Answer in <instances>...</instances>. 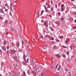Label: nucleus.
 Returning a JSON list of instances; mask_svg holds the SVG:
<instances>
[{
  "mask_svg": "<svg viewBox=\"0 0 76 76\" xmlns=\"http://www.w3.org/2000/svg\"><path fill=\"white\" fill-rule=\"evenodd\" d=\"M31 49H32L31 48H30L29 47V51H31Z\"/></svg>",
  "mask_w": 76,
  "mask_h": 76,
  "instance_id": "c9c22d12",
  "label": "nucleus"
},
{
  "mask_svg": "<svg viewBox=\"0 0 76 76\" xmlns=\"http://www.w3.org/2000/svg\"><path fill=\"white\" fill-rule=\"evenodd\" d=\"M4 45H6V42L5 41L4 42Z\"/></svg>",
  "mask_w": 76,
  "mask_h": 76,
  "instance_id": "cd10ccee",
  "label": "nucleus"
},
{
  "mask_svg": "<svg viewBox=\"0 0 76 76\" xmlns=\"http://www.w3.org/2000/svg\"><path fill=\"white\" fill-rule=\"evenodd\" d=\"M72 0V1H74V0Z\"/></svg>",
  "mask_w": 76,
  "mask_h": 76,
  "instance_id": "774afa93",
  "label": "nucleus"
},
{
  "mask_svg": "<svg viewBox=\"0 0 76 76\" xmlns=\"http://www.w3.org/2000/svg\"><path fill=\"white\" fill-rule=\"evenodd\" d=\"M15 3H18V1H15Z\"/></svg>",
  "mask_w": 76,
  "mask_h": 76,
  "instance_id": "864d4df0",
  "label": "nucleus"
},
{
  "mask_svg": "<svg viewBox=\"0 0 76 76\" xmlns=\"http://www.w3.org/2000/svg\"><path fill=\"white\" fill-rule=\"evenodd\" d=\"M51 12H53V8H51Z\"/></svg>",
  "mask_w": 76,
  "mask_h": 76,
  "instance_id": "ea45409f",
  "label": "nucleus"
},
{
  "mask_svg": "<svg viewBox=\"0 0 76 76\" xmlns=\"http://www.w3.org/2000/svg\"><path fill=\"white\" fill-rule=\"evenodd\" d=\"M63 47H64V48H66V47L65 46H63Z\"/></svg>",
  "mask_w": 76,
  "mask_h": 76,
  "instance_id": "4d7b16f0",
  "label": "nucleus"
},
{
  "mask_svg": "<svg viewBox=\"0 0 76 76\" xmlns=\"http://www.w3.org/2000/svg\"><path fill=\"white\" fill-rule=\"evenodd\" d=\"M59 38V39H63V36H60Z\"/></svg>",
  "mask_w": 76,
  "mask_h": 76,
  "instance_id": "f8f14e48",
  "label": "nucleus"
},
{
  "mask_svg": "<svg viewBox=\"0 0 76 76\" xmlns=\"http://www.w3.org/2000/svg\"><path fill=\"white\" fill-rule=\"evenodd\" d=\"M51 30L52 31H54V29H53V28H50Z\"/></svg>",
  "mask_w": 76,
  "mask_h": 76,
  "instance_id": "c85d7f7f",
  "label": "nucleus"
},
{
  "mask_svg": "<svg viewBox=\"0 0 76 76\" xmlns=\"http://www.w3.org/2000/svg\"><path fill=\"white\" fill-rule=\"evenodd\" d=\"M7 48L8 50V49H9V47H7Z\"/></svg>",
  "mask_w": 76,
  "mask_h": 76,
  "instance_id": "49530a36",
  "label": "nucleus"
},
{
  "mask_svg": "<svg viewBox=\"0 0 76 76\" xmlns=\"http://www.w3.org/2000/svg\"><path fill=\"white\" fill-rule=\"evenodd\" d=\"M44 24L46 26H48V25L47 24V23L45 22H44Z\"/></svg>",
  "mask_w": 76,
  "mask_h": 76,
  "instance_id": "9d476101",
  "label": "nucleus"
},
{
  "mask_svg": "<svg viewBox=\"0 0 76 76\" xmlns=\"http://www.w3.org/2000/svg\"><path fill=\"white\" fill-rule=\"evenodd\" d=\"M65 71L68 72H69V70H68V69H65Z\"/></svg>",
  "mask_w": 76,
  "mask_h": 76,
  "instance_id": "5701e85b",
  "label": "nucleus"
},
{
  "mask_svg": "<svg viewBox=\"0 0 76 76\" xmlns=\"http://www.w3.org/2000/svg\"><path fill=\"white\" fill-rule=\"evenodd\" d=\"M16 45L17 47H19V43L17 42L16 44Z\"/></svg>",
  "mask_w": 76,
  "mask_h": 76,
  "instance_id": "0eeeda50",
  "label": "nucleus"
},
{
  "mask_svg": "<svg viewBox=\"0 0 76 76\" xmlns=\"http://www.w3.org/2000/svg\"><path fill=\"white\" fill-rule=\"evenodd\" d=\"M68 73L69 75H71V73H70V72H68Z\"/></svg>",
  "mask_w": 76,
  "mask_h": 76,
  "instance_id": "58836bf2",
  "label": "nucleus"
},
{
  "mask_svg": "<svg viewBox=\"0 0 76 76\" xmlns=\"http://www.w3.org/2000/svg\"><path fill=\"white\" fill-rule=\"evenodd\" d=\"M61 11H64V8L61 7Z\"/></svg>",
  "mask_w": 76,
  "mask_h": 76,
  "instance_id": "412c9836",
  "label": "nucleus"
},
{
  "mask_svg": "<svg viewBox=\"0 0 76 76\" xmlns=\"http://www.w3.org/2000/svg\"><path fill=\"white\" fill-rule=\"evenodd\" d=\"M56 74H59V72H56Z\"/></svg>",
  "mask_w": 76,
  "mask_h": 76,
  "instance_id": "5fc2aeb1",
  "label": "nucleus"
},
{
  "mask_svg": "<svg viewBox=\"0 0 76 76\" xmlns=\"http://www.w3.org/2000/svg\"><path fill=\"white\" fill-rule=\"evenodd\" d=\"M31 62H29L28 63V66H29L31 65Z\"/></svg>",
  "mask_w": 76,
  "mask_h": 76,
  "instance_id": "a878e982",
  "label": "nucleus"
},
{
  "mask_svg": "<svg viewBox=\"0 0 76 76\" xmlns=\"http://www.w3.org/2000/svg\"><path fill=\"white\" fill-rule=\"evenodd\" d=\"M45 11L46 12V13L48 12V9H47V7H45Z\"/></svg>",
  "mask_w": 76,
  "mask_h": 76,
  "instance_id": "39448f33",
  "label": "nucleus"
},
{
  "mask_svg": "<svg viewBox=\"0 0 76 76\" xmlns=\"http://www.w3.org/2000/svg\"><path fill=\"white\" fill-rule=\"evenodd\" d=\"M27 72L28 75H29V74H30V72H29V70H28Z\"/></svg>",
  "mask_w": 76,
  "mask_h": 76,
  "instance_id": "b1692460",
  "label": "nucleus"
},
{
  "mask_svg": "<svg viewBox=\"0 0 76 76\" xmlns=\"http://www.w3.org/2000/svg\"><path fill=\"white\" fill-rule=\"evenodd\" d=\"M50 15V17H52V16L51 15Z\"/></svg>",
  "mask_w": 76,
  "mask_h": 76,
  "instance_id": "6e6d98bb",
  "label": "nucleus"
},
{
  "mask_svg": "<svg viewBox=\"0 0 76 76\" xmlns=\"http://www.w3.org/2000/svg\"><path fill=\"white\" fill-rule=\"evenodd\" d=\"M43 12L44 11L43 10H42L41 12V15H42V14L43 13Z\"/></svg>",
  "mask_w": 76,
  "mask_h": 76,
  "instance_id": "a211bd4d",
  "label": "nucleus"
},
{
  "mask_svg": "<svg viewBox=\"0 0 76 76\" xmlns=\"http://www.w3.org/2000/svg\"><path fill=\"white\" fill-rule=\"evenodd\" d=\"M13 57L14 60H15V61H17V60H18V58L17 57V56H13Z\"/></svg>",
  "mask_w": 76,
  "mask_h": 76,
  "instance_id": "f257e3e1",
  "label": "nucleus"
},
{
  "mask_svg": "<svg viewBox=\"0 0 76 76\" xmlns=\"http://www.w3.org/2000/svg\"><path fill=\"white\" fill-rule=\"evenodd\" d=\"M10 15L11 16H12V14H11V12H10Z\"/></svg>",
  "mask_w": 76,
  "mask_h": 76,
  "instance_id": "3c124183",
  "label": "nucleus"
},
{
  "mask_svg": "<svg viewBox=\"0 0 76 76\" xmlns=\"http://www.w3.org/2000/svg\"><path fill=\"white\" fill-rule=\"evenodd\" d=\"M47 48L46 47H45V48H43V50L44 51H45L46 50Z\"/></svg>",
  "mask_w": 76,
  "mask_h": 76,
  "instance_id": "aec40b11",
  "label": "nucleus"
},
{
  "mask_svg": "<svg viewBox=\"0 0 76 76\" xmlns=\"http://www.w3.org/2000/svg\"><path fill=\"white\" fill-rule=\"evenodd\" d=\"M46 6H47L48 5V4L47 3H46Z\"/></svg>",
  "mask_w": 76,
  "mask_h": 76,
  "instance_id": "13d9d810",
  "label": "nucleus"
},
{
  "mask_svg": "<svg viewBox=\"0 0 76 76\" xmlns=\"http://www.w3.org/2000/svg\"><path fill=\"white\" fill-rule=\"evenodd\" d=\"M9 52L8 51H7V54H9Z\"/></svg>",
  "mask_w": 76,
  "mask_h": 76,
  "instance_id": "79ce46f5",
  "label": "nucleus"
},
{
  "mask_svg": "<svg viewBox=\"0 0 76 76\" xmlns=\"http://www.w3.org/2000/svg\"><path fill=\"white\" fill-rule=\"evenodd\" d=\"M69 39L68 38V39H66V41H65V44H67V43H68V42H69Z\"/></svg>",
  "mask_w": 76,
  "mask_h": 76,
  "instance_id": "20e7f679",
  "label": "nucleus"
},
{
  "mask_svg": "<svg viewBox=\"0 0 76 76\" xmlns=\"http://www.w3.org/2000/svg\"><path fill=\"white\" fill-rule=\"evenodd\" d=\"M56 47V45H54V46H53V47Z\"/></svg>",
  "mask_w": 76,
  "mask_h": 76,
  "instance_id": "052dcab7",
  "label": "nucleus"
},
{
  "mask_svg": "<svg viewBox=\"0 0 76 76\" xmlns=\"http://www.w3.org/2000/svg\"><path fill=\"white\" fill-rule=\"evenodd\" d=\"M58 15H61V14H60V12H58Z\"/></svg>",
  "mask_w": 76,
  "mask_h": 76,
  "instance_id": "72a5a7b5",
  "label": "nucleus"
},
{
  "mask_svg": "<svg viewBox=\"0 0 76 76\" xmlns=\"http://www.w3.org/2000/svg\"><path fill=\"white\" fill-rule=\"evenodd\" d=\"M2 49L4 51H6V47H4V46H3L2 47Z\"/></svg>",
  "mask_w": 76,
  "mask_h": 76,
  "instance_id": "423d86ee",
  "label": "nucleus"
},
{
  "mask_svg": "<svg viewBox=\"0 0 76 76\" xmlns=\"http://www.w3.org/2000/svg\"><path fill=\"white\" fill-rule=\"evenodd\" d=\"M29 13H31V12H29Z\"/></svg>",
  "mask_w": 76,
  "mask_h": 76,
  "instance_id": "69168bd1",
  "label": "nucleus"
},
{
  "mask_svg": "<svg viewBox=\"0 0 76 76\" xmlns=\"http://www.w3.org/2000/svg\"><path fill=\"white\" fill-rule=\"evenodd\" d=\"M23 59H24V60H25V55L24 54L23 55Z\"/></svg>",
  "mask_w": 76,
  "mask_h": 76,
  "instance_id": "6ab92c4d",
  "label": "nucleus"
},
{
  "mask_svg": "<svg viewBox=\"0 0 76 76\" xmlns=\"http://www.w3.org/2000/svg\"><path fill=\"white\" fill-rule=\"evenodd\" d=\"M64 19V18L63 17H62L61 19V21H62V20H63Z\"/></svg>",
  "mask_w": 76,
  "mask_h": 76,
  "instance_id": "2f4dec72",
  "label": "nucleus"
},
{
  "mask_svg": "<svg viewBox=\"0 0 76 76\" xmlns=\"http://www.w3.org/2000/svg\"><path fill=\"white\" fill-rule=\"evenodd\" d=\"M0 19H3V18L2 17H0Z\"/></svg>",
  "mask_w": 76,
  "mask_h": 76,
  "instance_id": "a19ab883",
  "label": "nucleus"
},
{
  "mask_svg": "<svg viewBox=\"0 0 76 76\" xmlns=\"http://www.w3.org/2000/svg\"><path fill=\"white\" fill-rule=\"evenodd\" d=\"M45 70L43 71L42 73H41V76H43L45 74Z\"/></svg>",
  "mask_w": 76,
  "mask_h": 76,
  "instance_id": "7ed1b4c3",
  "label": "nucleus"
},
{
  "mask_svg": "<svg viewBox=\"0 0 76 76\" xmlns=\"http://www.w3.org/2000/svg\"><path fill=\"white\" fill-rule=\"evenodd\" d=\"M72 28H73V29H76V26L73 27Z\"/></svg>",
  "mask_w": 76,
  "mask_h": 76,
  "instance_id": "c756f323",
  "label": "nucleus"
},
{
  "mask_svg": "<svg viewBox=\"0 0 76 76\" xmlns=\"http://www.w3.org/2000/svg\"><path fill=\"white\" fill-rule=\"evenodd\" d=\"M67 55L69 56V52H66Z\"/></svg>",
  "mask_w": 76,
  "mask_h": 76,
  "instance_id": "393cba45",
  "label": "nucleus"
},
{
  "mask_svg": "<svg viewBox=\"0 0 76 76\" xmlns=\"http://www.w3.org/2000/svg\"><path fill=\"white\" fill-rule=\"evenodd\" d=\"M28 60H29V59H28V58L27 59V61H26V63H28Z\"/></svg>",
  "mask_w": 76,
  "mask_h": 76,
  "instance_id": "bb28decb",
  "label": "nucleus"
},
{
  "mask_svg": "<svg viewBox=\"0 0 76 76\" xmlns=\"http://www.w3.org/2000/svg\"><path fill=\"white\" fill-rule=\"evenodd\" d=\"M72 46L71 45L70 46V48H71V50H72Z\"/></svg>",
  "mask_w": 76,
  "mask_h": 76,
  "instance_id": "de8ad7c7",
  "label": "nucleus"
},
{
  "mask_svg": "<svg viewBox=\"0 0 76 76\" xmlns=\"http://www.w3.org/2000/svg\"><path fill=\"white\" fill-rule=\"evenodd\" d=\"M7 10H8L7 9H6L5 10V11L6 12H7Z\"/></svg>",
  "mask_w": 76,
  "mask_h": 76,
  "instance_id": "8fccbe9b",
  "label": "nucleus"
},
{
  "mask_svg": "<svg viewBox=\"0 0 76 76\" xmlns=\"http://www.w3.org/2000/svg\"><path fill=\"white\" fill-rule=\"evenodd\" d=\"M61 68V66L60 65H59L58 68V70H60Z\"/></svg>",
  "mask_w": 76,
  "mask_h": 76,
  "instance_id": "4468645a",
  "label": "nucleus"
},
{
  "mask_svg": "<svg viewBox=\"0 0 76 76\" xmlns=\"http://www.w3.org/2000/svg\"><path fill=\"white\" fill-rule=\"evenodd\" d=\"M51 69H53V66L51 65Z\"/></svg>",
  "mask_w": 76,
  "mask_h": 76,
  "instance_id": "c03bdc74",
  "label": "nucleus"
},
{
  "mask_svg": "<svg viewBox=\"0 0 76 76\" xmlns=\"http://www.w3.org/2000/svg\"><path fill=\"white\" fill-rule=\"evenodd\" d=\"M38 37H39V39H40V40H42L43 39V37H39V36H38Z\"/></svg>",
  "mask_w": 76,
  "mask_h": 76,
  "instance_id": "6e6552de",
  "label": "nucleus"
},
{
  "mask_svg": "<svg viewBox=\"0 0 76 76\" xmlns=\"http://www.w3.org/2000/svg\"><path fill=\"white\" fill-rule=\"evenodd\" d=\"M11 52L12 53V54L13 53H15V50H14L11 51Z\"/></svg>",
  "mask_w": 76,
  "mask_h": 76,
  "instance_id": "dca6fc26",
  "label": "nucleus"
},
{
  "mask_svg": "<svg viewBox=\"0 0 76 76\" xmlns=\"http://www.w3.org/2000/svg\"><path fill=\"white\" fill-rule=\"evenodd\" d=\"M1 53H2V51L0 50V54H1Z\"/></svg>",
  "mask_w": 76,
  "mask_h": 76,
  "instance_id": "e433bc0d",
  "label": "nucleus"
},
{
  "mask_svg": "<svg viewBox=\"0 0 76 76\" xmlns=\"http://www.w3.org/2000/svg\"><path fill=\"white\" fill-rule=\"evenodd\" d=\"M50 39L51 40H53L54 39L53 37H50Z\"/></svg>",
  "mask_w": 76,
  "mask_h": 76,
  "instance_id": "f3484780",
  "label": "nucleus"
},
{
  "mask_svg": "<svg viewBox=\"0 0 76 76\" xmlns=\"http://www.w3.org/2000/svg\"><path fill=\"white\" fill-rule=\"evenodd\" d=\"M43 22V20H41V22L42 23V22Z\"/></svg>",
  "mask_w": 76,
  "mask_h": 76,
  "instance_id": "680f3d73",
  "label": "nucleus"
},
{
  "mask_svg": "<svg viewBox=\"0 0 76 76\" xmlns=\"http://www.w3.org/2000/svg\"><path fill=\"white\" fill-rule=\"evenodd\" d=\"M26 64V62H24V64Z\"/></svg>",
  "mask_w": 76,
  "mask_h": 76,
  "instance_id": "338daca9",
  "label": "nucleus"
},
{
  "mask_svg": "<svg viewBox=\"0 0 76 76\" xmlns=\"http://www.w3.org/2000/svg\"><path fill=\"white\" fill-rule=\"evenodd\" d=\"M14 8L15 9H16V7H15V6H14Z\"/></svg>",
  "mask_w": 76,
  "mask_h": 76,
  "instance_id": "e2e57ef3",
  "label": "nucleus"
},
{
  "mask_svg": "<svg viewBox=\"0 0 76 76\" xmlns=\"http://www.w3.org/2000/svg\"><path fill=\"white\" fill-rule=\"evenodd\" d=\"M45 37H50V36H49V35H46L45 36Z\"/></svg>",
  "mask_w": 76,
  "mask_h": 76,
  "instance_id": "09e8293b",
  "label": "nucleus"
},
{
  "mask_svg": "<svg viewBox=\"0 0 76 76\" xmlns=\"http://www.w3.org/2000/svg\"><path fill=\"white\" fill-rule=\"evenodd\" d=\"M33 74H34V75H36L37 74V73H36L35 72H33Z\"/></svg>",
  "mask_w": 76,
  "mask_h": 76,
  "instance_id": "a18cd8bd",
  "label": "nucleus"
},
{
  "mask_svg": "<svg viewBox=\"0 0 76 76\" xmlns=\"http://www.w3.org/2000/svg\"><path fill=\"white\" fill-rule=\"evenodd\" d=\"M60 21L58 20L57 21H55V23L57 25H60L61 23H60Z\"/></svg>",
  "mask_w": 76,
  "mask_h": 76,
  "instance_id": "f03ea898",
  "label": "nucleus"
},
{
  "mask_svg": "<svg viewBox=\"0 0 76 76\" xmlns=\"http://www.w3.org/2000/svg\"><path fill=\"white\" fill-rule=\"evenodd\" d=\"M55 6L56 7H57V5H55Z\"/></svg>",
  "mask_w": 76,
  "mask_h": 76,
  "instance_id": "603ef678",
  "label": "nucleus"
},
{
  "mask_svg": "<svg viewBox=\"0 0 76 76\" xmlns=\"http://www.w3.org/2000/svg\"><path fill=\"white\" fill-rule=\"evenodd\" d=\"M58 65L57 64L56 67V69H57V67H58Z\"/></svg>",
  "mask_w": 76,
  "mask_h": 76,
  "instance_id": "473e14b6",
  "label": "nucleus"
},
{
  "mask_svg": "<svg viewBox=\"0 0 76 76\" xmlns=\"http://www.w3.org/2000/svg\"><path fill=\"white\" fill-rule=\"evenodd\" d=\"M22 44H24V42H23V40L22 41Z\"/></svg>",
  "mask_w": 76,
  "mask_h": 76,
  "instance_id": "f704fd0d",
  "label": "nucleus"
},
{
  "mask_svg": "<svg viewBox=\"0 0 76 76\" xmlns=\"http://www.w3.org/2000/svg\"><path fill=\"white\" fill-rule=\"evenodd\" d=\"M56 57L58 58H60V56L58 54L56 55Z\"/></svg>",
  "mask_w": 76,
  "mask_h": 76,
  "instance_id": "9b49d317",
  "label": "nucleus"
},
{
  "mask_svg": "<svg viewBox=\"0 0 76 76\" xmlns=\"http://www.w3.org/2000/svg\"><path fill=\"white\" fill-rule=\"evenodd\" d=\"M50 5L49 4H48V8H50Z\"/></svg>",
  "mask_w": 76,
  "mask_h": 76,
  "instance_id": "4be33fe9",
  "label": "nucleus"
},
{
  "mask_svg": "<svg viewBox=\"0 0 76 76\" xmlns=\"http://www.w3.org/2000/svg\"><path fill=\"white\" fill-rule=\"evenodd\" d=\"M0 12H1V13H3V10L1 9H0Z\"/></svg>",
  "mask_w": 76,
  "mask_h": 76,
  "instance_id": "2eb2a0df",
  "label": "nucleus"
},
{
  "mask_svg": "<svg viewBox=\"0 0 76 76\" xmlns=\"http://www.w3.org/2000/svg\"><path fill=\"white\" fill-rule=\"evenodd\" d=\"M61 7L62 8L64 7H65L64 5V4H62L61 5Z\"/></svg>",
  "mask_w": 76,
  "mask_h": 76,
  "instance_id": "ddd939ff",
  "label": "nucleus"
},
{
  "mask_svg": "<svg viewBox=\"0 0 76 76\" xmlns=\"http://www.w3.org/2000/svg\"><path fill=\"white\" fill-rule=\"evenodd\" d=\"M74 22L75 23H76V20H75Z\"/></svg>",
  "mask_w": 76,
  "mask_h": 76,
  "instance_id": "bf43d9fd",
  "label": "nucleus"
},
{
  "mask_svg": "<svg viewBox=\"0 0 76 76\" xmlns=\"http://www.w3.org/2000/svg\"><path fill=\"white\" fill-rule=\"evenodd\" d=\"M39 12H38V15H39Z\"/></svg>",
  "mask_w": 76,
  "mask_h": 76,
  "instance_id": "0e129e2a",
  "label": "nucleus"
},
{
  "mask_svg": "<svg viewBox=\"0 0 76 76\" xmlns=\"http://www.w3.org/2000/svg\"><path fill=\"white\" fill-rule=\"evenodd\" d=\"M32 63H33L34 64V63H35V62H34V61L33 60Z\"/></svg>",
  "mask_w": 76,
  "mask_h": 76,
  "instance_id": "37998d69",
  "label": "nucleus"
},
{
  "mask_svg": "<svg viewBox=\"0 0 76 76\" xmlns=\"http://www.w3.org/2000/svg\"><path fill=\"white\" fill-rule=\"evenodd\" d=\"M7 23H8V21L6 20L5 21L4 24H5V25H7Z\"/></svg>",
  "mask_w": 76,
  "mask_h": 76,
  "instance_id": "1a4fd4ad",
  "label": "nucleus"
},
{
  "mask_svg": "<svg viewBox=\"0 0 76 76\" xmlns=\"http://www.w3.org/2000/svg\"><path fill=\"white\" fill-rule=\"evenodd\" d=\"M63 57H64V58H65V57H66V56H65V55H63Z\"/></svg>",
  "mask_w": 76,
  "mask_h": 76,
  "instance_id": "7c9ffc66",
  "label": "nucleus"
},
{
  "mask_svg": "<svg viewBox=\"0 0 76 76\" xmlns=\"http://www.w3.org/2000/svg\"><path fill=\"white\" fill-rule=\"evenodd\" d=\"M11 31H14V29H13V28H12L11 29Z\"/></svg>",
  "mask_w": 76,
  "mask_h": 76,
  "instance_id": "4c0bfd02",
  "label": "nucleus"
}]
</instances>
